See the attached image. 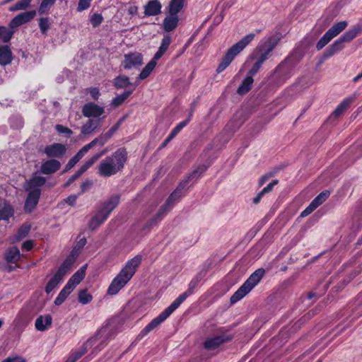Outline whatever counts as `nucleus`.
<instances>
[{
    "label": "nucleus",
    "mask_w": 362,
    "mask_h": 362,
    "mask_svg": "<svg viewBox=\"0 0 362 362\" xmlns=\"http://www.w3.org/2000/svg\"><path fill=\"white\" fill-rule=\"evenodd\" d=\"M82 158L80 156V155H78V153H76L73 158H71L69 162L67 163V164L66 165L64 170H63V173H66L68 172L69 170H70L71 168H73L75 165Z\"/></svg>",
    "instance_id": "51"
},
{
    "label": "nucleus",
    "mask_w": 362,
    "mask_h": 362,
    "mask_svg": "<svg viewBox=\"0 0 362 362\" xmlns=\"http://www.w3.org/2000/svg\"><path fill=\"white\" fill-rule=\"evenodd\" d=\"M91 0H79L77 11L81 12L88 9L90 6Z\"/></svg>",
    "instance_id": "59"
},
{
    "label": "nucleus",
    "mask_w": 362,
    "mask_h": 362,
    "mask_svg": "<svg viewBox=\"0 0 362 362\" xmlns=\"http://www.w3.org/2000/svg\"><path fill=\"white\" fill-rule=\"evenodd\" d=\"M13 60V53L8 45L0 46V65L5 66Z\"/></svg>",
    "instance_id": "23"
},
{
    "label": "nucleus",
    "mask_w": 362,
    "mask_h": 362,
    "mask_svg": "<svg viewBox=\"0 0 362 362\" xmlns=\"http://www.w3.org/2000/svg\"><path fill=\"white\" fill-rule=\"evenodd\" d=\"M33 0H20L9 8V11H24L30 7Z\"/></svg>",
    "instance_id": "37"
},
{
    "label": "nucleus",
    "mask_w": 362,
    "mask_h": 362,
    "mask_svg": "<svg viewBox=\"0 0 362 362\" xmlns=\"http://www.w3.org/2000/svg\"><path fill=\"white\" fill-rule=\"evenodd\" d=\"M131 85H132V83L130 82L129 78L124 75L117 76L113 81V86L117 89L124 88Z\"/></svg>",
    "instance_id": "34"
},
{
    "label": "nucleus",
    "mask_w": 362,
    "mask_h": 362,
    "mask_svg": "<svg viewBox=\"0 0 362 362\" xmlns=\"http://www.w3.org/2000/svg\"><path fill=\"white\" fill-rule=\"evenodd\" d=\"M317 207L311 202L308 206H307L300 214L301 217H305L310 215Z\"/></svg>",
    "instance_id": "60"
},
{
    "label": "nucleus",
    "mask_w": 362,
    "mask_h": 362,
    "mask_svg": "<svg viewBox=\"0 0 362 362\" xmlns=\"http://www.w3.org/2000/svg\"><path fill=\"white\" fill-rule=\"evenodd\" d=\"M120 201L119 194H113L108 200L102 204V207L98 211L103 214L104 218H107L111 212L118 206Z\"/></svg>",
    "instance_id": "15"
},
{
    "label": "nucleus",
    "mask_w": 362,
    "mask_h": 362,
    "mask_svg": "<svg viewBox=\"0 0 362 362\" xmlns=\"http://www.w3.org/2000/svg\"><path fill=\"white\" fill-rule=\"evenodd\" d=\"M141 256L138 255L127 262L120 272L111 281L107 291L108 295H116L126 286L135 274L141 263Z\"/></svg>",
    "instance_id": "5"
},
{
    "label": "nucleus",
    "mask_w": 362,
    "mask_h": 362,
    "mask_svg": "<svg viewBox=\"0 0 362 362\" xmlns=\"http://www.w3.org/2000/svg\"><path fill=\"white\" fill-rule=\"evenodd\" d=\"M81 112L83 115L85 117H88L89 119H98L101 118L105 113V107L103 106H100L95 103H86L81 109Z\"/></svg>",
    "instance_id": "13"
},
{
    "label": "nucleus",
    "mask_w": 362,
    "mask_h": 362,
    "mask_svg": "<svg viewBox=\"0 0 362 362\" xmlns=\"http://www.w3.org/2000/svg\"><path fill=\"white\" fill-rule=\"evenodd\" d=\"M55 129L58 133L66 134L68 137H70L73 134V132L71 129H70L68 127H64L62 124H57L55 126Z\"/></svg>",
    "instance_id": "55"
},
{
    "label": "nucleus",
    "mask_w": 362,
    "mask_h": 362,
    "mask_svg": "<svg viewBox=\"0 0 362 362\" xmlns=\"http://www.w3.org/2000/svg\"><path fill=\"white\" fill-rule=\"evenodd\" d=\"M66 151L65 145L59 143L48 145L44 149L45 153L49 158H61L65 154Z\"/></svg>",
    "instance_id": "17"
},
{
    "label": "nucleus",
    "mask_w": 362,
    "mask_h": 362,
    "mask_svg": "<svg viewBox=\"0 0 362 362\" xmlns=\"http://www.w3.org/2000/svg\"><path fill=\"white\" fill-rule=\"evenodd\" d=\"M202 279L201 274H197L190 281L188 284L187 290L180 295L168 308L161 312L158 316L152 320L139 333L138 338H142L148 332L158 327L164 322L178 307L183 303L186 298L194 293V289L198 286Z\"/></svg>",
    "instance_id": "3"
},
{
    "label": "nucleus",
    "mask_w": 362,
    "mask_h": 362,
    "mask_svg": "<svg viewBox=\"0 0 362 362\" xmlns=\"http://www.w3.org/2000/svg\"><path fill=\"white\" fill-rule=\"evenodd\" d=\"M206 170L205 165L197 168L186 180L182 181L177 188L170 194L165 202L160 207L157 214L146 224L144 228L156 226L173 207L174 204L185 194L187 185L190 180H197Z\"/></svg>",
    "instance_id": "2"
},
{
    "label": "nucleus",
    "mask_w": 362,
    "mask_h": 362,
    "mask_svg": "<svg viewBox=\"0 0 362 362\" xmlns=\"http://www.w3.org/2000/svg\"><path fill=\"white\" fill-rule=\"evenodd\" d=\"M361 32L359 27H354L335 40L326 50L325 56L329 57L341 50L344 47V43L351 41L357 35Z\"/></svg>",
    "instance_id": "11"
},
{
    "label": "nucleus",
    "mask_w": 362,
    "mask_h": 362,
    "mask_svg": "<svg viewBox=\"0 0 362 362\" xmlns=\"http://www.w3.org/2000/svg\"><path fill=\"white\" fill-rule=\"evenodd\" d=\"M128 153L125 148H119L110 156L103 159L98 166L100 176L110 177L122 172L127 161Z\"/></svg>",
    "instance_id": "4"
},
{
    "label": "nucleus",
    "mask_w": 362,
    "mask_h": 362,
    "mask_svg": "<svg viewBox=\"0 0 362 362\" xmlns=\"http://www.w3.org/2000/svg\"><path fill=\"white\" fill-rule=\"evenodd\" d=\"M55 1L56 0H42L38 8V13L40 14L45 13Z\"/></svg>",
    "instance_id": "50"
},
{
    "label": "nucleus",
    "mask_w": 362,
    "mask_h": 362,
    "mask_svg": "<svg viewBox=\"0 0 362 362\" xmlns=\"http://www.w3.org/2000/svg\"><path fill=\"white\" fill-rule=\"evenodd\" d=\"M124 120V117L119 119L114 126H112L107 132H105L110 139L114 135V134L118 130Z\"/></svg>",
    "instance_id": "57"
},
{
    "label": "nucleus",
    "mask_w": 362,
    "mask_h": 362,
    "mask_svg": "<svg viewBox=\"0 0 362 362\" xmlns=\"http://www.w3.org/2000/svg\"><path fill=\"white\" fill-rule=\"evenodd\" d=\"M93 299L92 296L88 293L86 289H83L78 293V301L83 304L86 305L89 303Z\"/></svg>",
    "instance_id": "46"
},
{
    "label": "nucleus",
    "mask_w": 362,
    "mask_h": 362,
    "mask_svg": "<svg viewBox=\"0 0 362 362\" xmlns=\"http://www.w3.org/2000/svg\"><path fill=\"white\" fill-rule=\"evenodd\" d=\"M162 5L158 0H151L144 6L146 16H154L160 13Z\"/></svg>",
    "instance_id": "21"
},
{
    "label": "nucleus",
    "mask_w": 362,
    "mask_h": 362,
    "mask_svg": "<svg viewBox=\"0 0 362 362\" xmlns=\"http://www.w3.org/2000/svg\"><path fill=\"white\" fill-rule=\"evenodd\" d=\"M156 66V62H154V61L151 60L141 71L138 76V79L144 80L146 78L150 75L151 71L154 69Z\"/></svg>",
    "instance_id": "39"
},
{
    "label": "nucleus",
    "mask_w": 362,
    "mask_h": 362,
    "mask_svg": "<svg viewBox=\"0 0 362 362\" xmlns=\"http://www.w3.org/2000/svg\"><path fill=\"white\" fill-rule=\"evenodd\" d=\"M107 151V148H104L101 152L94 155L93 157L86 160V163L88 165L89 167H91L95 163V162H96L101 156L105 155Z\"/></svg>",
    "instance_id": "54"
},
{
    "label": "nucleus",
    "mask_w": 362,
    "mask_h": 362,
    "mask_svg": "<svg viewBox=\"0 0 362 362\" xmlns=\"http://www.w3.org/2000/svg\"><path fill=\"white\" fill-rule=\"evenodd\" d=\"M279 183V180H274L272 182H270L269 184H268L265 187H264L261 192H262V194H263L264 195L270 192L274 186H276V185H278Z\"/></svg>",
    "instance_id": "62"
},
{
    "label": "nucleus",
    "mask_w": 362,
    "mask_h": 362,
    "mask_svg": "<svg viewBox=\"0 0 362 362\" xmlns=\"http://www.w3.org/2000/svg\"><path fill=\"white\" fill-rule=\"evenodd\" d=\"M14 214L12 206L7 203L0 204V221H8Z\"/></svg>",
    "instance_id": "27"
},
{
    "label": "nucleus",
    "mask_w": 362,
    "mask_h": 362,
    "mask_svg": "<svg viewBox=\"0 0 362 362\" xmlns=\"http://www.w3.org/2000/svg\"><path fill=\"white\" fill-rule=\"evenodd\" d=\"M178 17L177 14L170 15L167 16L163 20V28L167 32H170L176 28L178 24Z\"/></svg>",
    "instance_id": "28"
},
{
    "label": "nucleus",
    "mask_w": 362,
    "mask_h": 362,
    "mask_svg": "<svg viewBox=\"0 0 362 362\" xmlns=\"http://www.w3.org/2000/svg\"><path fill=\"white\" fill-rule=\"evenodd\" d=\"M36 11H28L25 12L21 13L16 15L9 23L8 27L13 30V29L22 25L24 23H28L32 21L36 16Z\"/></svg>",
    "instance_id": "14"
},
{
    "label": "nucleus",
    "mask_w": 362,
    "mask_h": 362,
    "mask_svg": "<svg viewBox=\"0 0 362 362\" xmlns=\"http://www.w3.org/2000/svg\"><path fill=\"white\" fill-rule=\"evenodd\" d=\"M74 262V256L71 255L60 265L58 270L57 271V273L64 277L67 272L71 269Z\"/></svg>",
    "instance_id": "32"
},
{
    "label": "nucleus",
    "mask_w": 362,
    "mask_h": 362,
    "mask_svg": "<svg viewBox=\"0 0 362 362\" xmlns=\"http://www.w3.org/2000/svg\"><path fill=\"white\" fill-rule=\"evenodd\" d=\"M225 338L223 336H216L207 339L204 344V347L207 350H214L225 342Z\"/></svg>",
    "instance_id": "29"
},
{
    "label": "nucleus",
    "mask_w": 362,
    "mask_h": 362,
    "mask_svg": "<svg viewBox=\"0 0 362 362\" xmlns=\"http://www.w3.org/2000/svg\"><path fill=\"white\" fill-rule=\"evenodd\" d=\"M73 290L74 289L70 287L69 284H66L55 298L54 304L56 305H62Z\"/></svg>",
    "instance_id": "33"
},
{
    "label": "nucleus",
    "mask_w": 362,
    "mask_h": 362,
    "mask_svg": "<svg viewBox=\"0 0 362 362\" xmlns=\"http://www.w3.org/2000/svg\"><path fill=\"white\" fill-rule=\"evenodd\" d=\"M171 43V37L169 35H165L161 40L160 47L164 52H166Z\"/></svg>",
    "instance_id": "58"
},
{
    "label": "nucleus",
    "mask_w": 362,
    "mask_h": 362,
    "mask_svg": "<svg viewBox=\"0 0 362 362\" xmlns=\"http://www.w3.org/2000/svg\"><path fill=\"white\" fill-rule=\"evenodd\" d=\"M61 168V163L55 159H49L44 162L40 167V171L45 175L54 173Z\"/></svg>",
    "instance_id": "20"
},
{
    "label": "nucleus",
    "mask_w": 362,
    "mask_h": 362,
    "mask_svg": "<svg viewBox=\"0 0 362 362\" xmlns=\"http://www.w3.org/2000/svg\"><path fill=\"white\" fill-rule=\"evenodd\" d=\"M280 40L281 35L279 33L272 35L262 40L254 49L250 55V59L255 60V62L238 87L237 93L239 95H244L251 89L254 82L253 76L259 71L263 63L270 57L272 52L277 46Z\"/></svg>",
    "instance_id": "1"
},
{
    "label": "nucleus",
    "mask_w": 362,
    "mask_h": 362,
    "mask_svg": "<svg viewBox=\"0 0 362 362\" xmlns=\"http://www.w3.org/2000/svg\"><path fill=\"white\" fill-rule=\"evenodd\" d=\"M21 256L20 250L17 247H11L5 253V260L9 264H16Z\"/></svg>",
    "instance_id": "25"
},
{
    "label": "nucleus",
    "mask_w": 362,
    "mask_h": 362,
    "mask_svg": "<svg viewBox=\"0 0 362 362\" xmlns=\"http://www.w3.org/2000/svg\"><path fill=\"white\" fill-rule=\"evenodd\" d=\"M124 120V117L119 119L114 126H112L107 132H105L110 139L114 135V134L118 130Z\"/></svg>",
    "instance_id": "56"
},
{
    "label": "nucleus",
    "mask_w": 362,
    "mask_h": 362,
    "mask_svg": "<svg viewBox=\"0 0 362 362\" xmlns=\"http://www.w3.org/2000/svg\"><path fill=\"white\" fill-rule=\"evenodd\" d=\"M243 124V121L241 119L240 117L235 114L227 123L223 129V133L227 134L228 137H230L239 129Z\"/></svg>",
    "instance_id": "18"
},
{
    "label": "nucleus",
    "mask_w": 362,
    "mask_h": 362,
    "mask_svg": "<svg viewBox=\"0 0 362 362\" xmlns=\"http://www.w3.org/2000/svg\"><path fill=\"white\" fill-rule=\"evenodd\" d=\"M192 112L189 113L188 117L186 119L180 122L174 127V129L170 132L172 135L175 136L185 127H186L188 124V123L192 119Z\"/></svg>",
    "instance_id": "44"
},
{
    "label": "nucleus",
    "mask_w": 362,
    "mask_h": 362,
    "mask_svg": "<svg viewBox=\"0 0 362 362\" xmlns=\"http://www.w3.org/2000/svg\"><path fill=\"white\" fill-rule=\"evenodd\" d=\"M39 27L41 33L46 35L50 28L49 19L47 17L40 18L39 19Z\"/></svg>",
    "instance_id": "49"
},
{
    "label": "nucleus",
    "mask_w": 362,
    "mask_h": 362,
    "mask_svg": "<svg viewBox=\"0 0 362 362\" xmlns=\"http://www.w3.org/2000/svg\"><path fill=\"white\" fill-rule=\"evenodd\" d=\"M46 182V179L42 176H35L30 180L27 181L23 187L25 191H33L35 189H40V187L43 186Z\"/></svg>",
    "instance_id": "22"
},
{
    "label": "nucleus",
    "mask_w": 362,
    "mask_h": 362,
    "mask_svg": "<svg viewBox=\"0 0 362 362\" xmlns=\"http://www.w3.org/2000/svg\"><path fill=\"white\" fill-rule=\"evenodd\" d=\"M109 139H110V138L106 133H102L99 136L94 139L93 141L95 146L96 144H98L99 146H102L105 144H106L109 141Z\"/></svg>",
    "instance_id": "53"
},
{
    "label": "nucleus",
    "mask_w": 362,
    "mask_h": 362,
    "mask_svg": "<svg viewBox=\"0 0 362 362\" xmlns=\"http://www.w3.org/2000/svg\"><path fill=\"white\" fill-rule=\"evenodd\" d=\"M52 323V318L51 315H47L45 316L40 315L37 317L35 323V329L40 332H44L47 329Z\"/></svg>",
    "instance_id": "24"
},
{
    "label": "nucleus",
    "mask_w": 362,
    "mask_h": 362,
    "mask_svg": "<svg viewBox=\"0 0 362 362\" xmlns=\"http://www.w3.org/2000/svg\"><path fill=\"white\" fill-rule=\"evenodd\" d=\"M107 218H104L103 214H100L99 211L95 214V216L93 217L91 221H90V228L92 230L96 229L100 224H102Z\"/></svg>",
    "instance_id": "42"
},
{
    "label": "nucleus",
    "mask_w": 362,
    "mask_h": 362,
    "mask_svg": "<svg viewBox=\"0 0 362 362\" xmlns=\"http://www.w3.org/2000/svg\"><path fill=\"white\" fill-rule=\"evenodd\" d=\"M122 66L124 69H139L143 64V56L139 52H131L124 56Z\"/></svg>",
    "instance_id": "12"
},
{
    "label": "nucleus",
    "mask_w": 362,
    "mask_h": 362,
    "mask_svg": "<svg viewBox=\"0 0 362 362\" xmlns=\"http://www.w3.org/2000/svg\"><path fill=\"white\" fill-rule=\"evenodd\" d=\"M86 244V239L85 238H83L81 240H79L78 241L76 245L74 248V250L71 251V255L74 256L75 255L74 253L76 252V251L80 250L81 249H82L85 246Z\"/></svg>",
    "instance_id": "63"
},
{
    "label": "nucleus",
    "mask_w": 362,
    "mask_h": 362,
    "mask_svg": "<svg viewBox=\"0 0 362 362\" xmlns=\"http://www.w3.org/2000/svg\"><path fill=\"white\" fill-rule=\"evenodd\" d=\"M186 0H170L168 6L169 14H177L184 7Z\"/></svg>",
    "instance_id": "31"
},
{
    "label": "nucleus",
    "mask_w": 362,
    "mask_h": 362,
    "mask_svg": "<svg viewBox=\"0 0 362 362\" xmlns=\"http://www.w3.org/2000/svg\"><path fill=\"white\" fill-rule=\"evenodd\" d=\"M298 61L294 59L293 55H291L276 67L274 76L278 84L284 83L293 76L294 68Z\"/></svg>",
    "instance_id": "10"
},
{
    "label": "nucleus",
    "mask_w": 362,
    "mask_h": 362,
    "mask_svg": "<svg viewBox=\"0 0 362 362\" xmlns=\"http://www.w3.org/2000/svg\"><path fill=\"white\" fill-rule=\"evenodd\" d=\"M264 274L263 268L255 270L230 297V303H235L245 296L261 281Z\"/></svg>",
    "instance_id": "8"
},
{
    "label": "nucleus",
    "mask_w": 362,
    "mask_h": 362,
    "mask_svg": "<svg viewBox=\"0 0 362 362\" xmlns=\"http://www.w3.org/2000/svg\"><path fill=\"white\" fill-rule=\"evenodd\" d=\"M107 218H104L103 214H100L99 211L95 214V216L93 217L91 221H90V228L92 230L96 229L100 224H102Z\"/></svg>",
    "instance_id": "43"
},
{
    "label": "nucleus",
    "mask_w": 362,
    "mask_h": 362,
    "mask_svg": "<svg viewBox=\"0 0 362 362\" xmlns=\"http://www.w3.org/2000/svg\"><path fill=\"white\" fill-rule=\"evenodd\" d=\"M103 330H100L94 337L87 340L82 346L73 351L66 359L68 362H76L91 348H93L92 354L94 355L100 351L107 344L105 338L103 337Z\"/></svg>",
    "instance_id": "6"
},
{
    "label": "nucleus",
    "mask_w": 362,
    "mask_h": 362,
    "mask_svg": "<svg viewBox=\"0 0 362 362\" xmlns=\"http://www.w3.org/2000/svg\"><path fill=\"white\" fill-rule=\"evenodd\" d=\"M264 274L263 268L255 270L230 297V303H235L245 296L261 281Z\"/></svg>",
    "instance_id": "9"
},
{
    "label": "nucleus",
    "mask_w": 362,
    "mask_h": 362,
    "mask_svg": "<svg viewBox=\"0 0 362 362\" xmlns=\"http://www.w3.org/2000/svg\"><path fill=\"white\" fill-rule=\"evenodd\" d=\"M30 225H27V224H24L18 230L17 233L16 234V240H20L24 238H25L30 230Z\"/></svg>",
    "instance_id": "47"
},
{
    "label": "nucleus",
    "mask_w": 362,
    "mask_h": 362,
    "mask_svg": "<svg viewBox=\"0 0 362 362\" xmlns=\"http://www.w3.org/2000/svg\"><path fill=\"white\" fill-rule=\"evenodd\" d=\"M333 39L332 36L329 35L327 32H326L324 35L317 42L316 48L317 50L322 49L325 45H327Z\"/></svg>",
    "instance_id": "48"
},
{
    "label": "nucleus",
    "mask_w": 362,
    "mask_h": 362,
    "mask_svg": "<svg viewBox=\"0 0 362 362\" xmlns=\"http://www.w3.org/2000/svg\"><path fill=\"white\" fill-rule=\"evenodd\" d=\"M255 35V33L246 35L240 41L230 47L223 57L221 63L218 64L216 71L221 73L224 71L233 62L234 58L254 40Z\"/></svg>",
    "instance_id": "7"
},
{
    "label": "nucleus",
    "mask_w": 362,
    "mask_h": 362,
    "mask_svg": "<svg viewBox=\"0 0 362 362\" xmlns=\"http://www.w3.org/2000/svg\"><path fill=\"white\" fill-rule=\"evenodd\" d=\"M13 30L5 26H0V39L3 42H8L12 38Z\"/></svg>",
    "instance_id": "41"
},
{
    "label": "nucleus",
    "mask_w": 362,
    "mask_h": 362,
    "mask_svg": "<svg viewBox=\"0 0 362 362\" xmlns=\"http://www.w3.org/2000/svg\"><path fill=\"white\" fill-rule=\"evenodd\" d=\"M90 167L85 163L81 168L67 180L64 184V187H66L71 185L73 182L76 180L80 176H81Z\"/></svg>",
    "instance_id": "40"
},
{
    "label": "nucleus",
    "mask_w": 362,
    "mask_h": 362,
    "mask_svg": "<svg viewBox=\"0 0 362 362\" xmlns=\"http://www.w3.org/2000/svg\"><path fill=\"white\" fill-rule=\"evenodd\" d=\"M330 194L329 191L325 190L320 192L313 201L312 202L318 207L320 205H321L323 202H325L327 199L329 197Z\"/></svg>",
    "instance_id": "45"
},
{
    "label": "nucleus",
    "mask_w": 362,
    "mask_h": 362,
    "mask_svg": "<svg viewBox=\"0 0 362 362\" xmlns=\"http://www.w3.org/2000/svg\"><path fill=\"white\" fill-rule=\"evenodd\" d=\"M28 195L26 198L24 211L26 213H31L38 204L39 199L41 194L40 189H35L33 191H28Z\"/></svg>",
    "instance_id": "16"
},
{
    "label": "nucleus",
    "mask_w": 362,
    "mask_h": 362,
    "mask_svg": "<svg viewBox=\"0 0 362 362\" xmlns=\"http://www.w3.org/2000/svg\"><path fill=\"white\" fill-rule=\"evenodd\" d=\"M95 146L93 141H90L89 144L83 146L78 151V154L80 155L81 158L84 156V155L93 146Z\"/></svg>",
    "instance_id": "61"
},
{
    "label": "nucleus",
    "mask_w": 362,
    "mask_h": 362,
    "mask_svg": "<svg viewBox=\"0 0 362 362\" xmlns=\"http://www.w3.org/2000/svg\"><path fill=\"white\" fill-rule=\"evenodd\" d=\"M132 90H125L120 95H117L111 101V105L114 107H118L122 105L124 100L132 93Z\"/></svg>",
    "instance_id": "38"
},
{
    "label": "nucleus",
    "mask_w": 362,
    "mask_h": 362,
    "mask_svg": "<svg viewBox=\"0 0 362 362\" xmlns=\"http://www.w3.org/2000/svg\"><path fill=\"white\" fill-rule=\"evenodd\" d=\"M346 26V21H340L333 25L327 32L334 38L335 36L342 32Z\"/></svg>",
    "instance_id": "36"
},
{
    "label": "nucleus",
    "mask_w": 362,
    "mask_h": 362,
    "mask_svg": "<svg viewBox=\"0 0 362 362\" xmlns=\"http://www.w3.org/2000/svg\"><path fill=\"white\" fill-rule=\"evenodd\" d=\"M86 275V267L80 268L74 275L69 279L66 284H69L72 289L78 285L84 279Z\"/></svg>",
    "instance_id": "26"
},
{
    "label": "nucleus",
    "mask_w": 362,
    "mask_h": 362,
    "mask_svg": "<svg viewBox=\"0 0 362 362\" xmlns=\"http://www.w3.org/2000/svg\"><path fill=\"white\" fill-rule=\"evenodd\" d=\"M354 98H346L340 103L332 113V116L338 117L341 116L353 103Z\"/></svg>",
    "instance_id": "30"
},
{
    "label": "nucleus",
    "mask_w": 362,
    "mask_h": 362,
    "mask_svg": "<svg viewBox=\"0 0 362 362\" xmlns=\"http://www.w3.org/2000/svg\"><path fill=\"white\" fill-rule=\"evenodd\" d=\"M103 21V17L100 13H93L90 18V22L93 28L99 26Z\"/></svg>",
    "instance_id": "52"
},
{
    "label": "nucleus",
    "mask_w": 362,
    "mask_h": 362,
    "mask_svg": "<svg viewBox=\"0 0 362 362\" xmlns=\"http://www.w3.org/2000/svg\"><path fill=\"white\" fill-rule=\"evenodd\" d=\"M63 278L64 277L56 272L47 284L45 286V292L47 293H51L58 286Z\"/></svg>",
    "instance_id": "35"
},
{
    "label": "nucleus",
    "mask_w": 362,
    "mask_h": 362,
    "mask_svg": "<svg viewBox=\"0 0 362 362\" xmlns=\"http://www.w3.org/2000/svg\"><path fill=\"white\" fill-rule=\"evenodd\" d=\"M93 185V182L90 180H86L81 185V194L87 192L90 189Z\"/></svg>",
    "instance_id": "64"
},
{
    "label": "nucleus",
    "mask_w": 362,
    "mask_h": 362,
    "mask_svg": "<svg viewBox=\"0 0 362 362\" xmlns=\"http://www.w3.org/2000/svg\"><path fill=\"white\" fill-rule=\"evenodd\" d=\"M104 118L105 116H103V118L89 119L87 120L81 127V134L84 135H89L101 127Z\"/></svg>",
    "instance_id": "19"
}]
</instances>
